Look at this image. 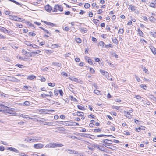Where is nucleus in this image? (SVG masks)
Segmentation results:
<instances>
[{
  "label": "nucleus",
  "instance_id": "obj_17",
  "mask_svg": "<svg viewBox=\"0 0 156 156\" xmlns=\"http://www.w3.org/2000/svg\"><path fill=\"white\" fill-rule=\"evenodd\" d=\"M43 22L46 24L48 25H49L53 27L55 25V24H53V23H51L50 22H48L45 21H44Z\"/></svg>",
  "mask_w": 156,
  "mask_h": 156
},
{
  "label": "nucleus",
  "instance_id": "obj_10",
  "mask_svg": "<svg viewBox=\"0 0 156 156\" xmlns=\"http://www.w3.org/2000/svg\"><path fill=\"white\" fill-rule=\"evenodd\" d=\"M103 142L106 144H112V141L108 139H104L103 140Z\"/></svg>",
  "mask_w": 156,
  "mask_h": 156
},
{
  "label": "nucleus",
  "instance_id": "obj_20",
  "mask_svg": "<svg viewBox=\"0 0 156 156\" xmlns=\"http://www.w3.org/2000/svg\"><path fill=\"white\" fill-rule=\"evenodd\" d=\"M94 93H95L96 94L98 95H100L101 94V91L98 90H94Z\"/></svg>",
  "mask_w": 156,
  "mask_h": 156
},
{
  "label": "nucleus",
  "instance_id": "obj_45",
  "mask_svg": "<svg viewBox=\"0 0 156 156\" xmlns=\"http://www.w3.org/2000/svg\"><path fill=\"white\" fill-rule=\"evenodd\" d=\"M140 41L141 43H142L143 44H144V42H145V43H147V42L146 41H145L144 39H140Z\"/></svg>",
  "mask_w": 156,
  "mask_h": 156
},
{
  "label": "nucleus",
  "instance_id": "obj_32",
  "mask_svg": "<svg viewBox=\"0 0 156 156\" xmlns=\"http://www.w3.org/2000/svg\"><path fill=\"white\" fill-rule=\"evenodd\" d=\"M149 20L150 21L153 22L156 20V19L153 16H151L149 18Z\"/></svg>",
  "mask_w": 156,
  "mask_h": 156
},
{
  "label": "nucleus",
  "instance_id": "obj_25",
  "mask_svg": "<svg viewBox=\"0 0 156 156\" xmlns=\"http://www.w3.org/2000/svg\"><path fill=\"white\" fill-rule=\"evenodd\" d=\"M52 64L55 66H58V67H60L62 66V64L60 63L53 62Z\"/></svg>",
  "mask_w": 156,
  "mask_h": 156
},
{
  "label": "nucleus",
  "instance_id": "obj_4",
  "mask_svg": "<svg viewBox=\"0 0 156 156\" xmlns=\"http://www.w3.org/2000/svg\"><path fill=\"white\" fill-rule=\"evenodd\" d=\"M41 52V51L39 50H37L36 51H33L32 52L30 53V55L31 57L34 56L37 54H39Z\"/></svg>",
  "mask_w": 156,
  "mask_h": 156
},
{
  "label": "nucleus",
  "instance_id": "obj_5",
  "mask_svg": "<svg viewBox=\"0 0 156 156\" xmlns=\"http://www.w3.org/2000/svg\"><path fill=\"white\" fill-rule=\"evenodd\" d=\"M4 102H3L2 104L0 103V107L3 108V109H5V110H6V111H9L11 109V108L10 107H9L7 106L4 105H3V103Z\"/></svg>",
  "mask_w": 156,
  "mask_h": 156
},
{
  "label": "nucleus",
  "instance_id": "obj_44",
  "mask_svg": "<svg viewBox=\"0 0 156 156\" xmlns=\"http://www.w3.org/2000/svg\"><path fill=\"white\" fill-rule=\"evenodd\" d=\"M129 8L132 11H134L135 9L134 7L132 5H130Z\"/></svg>",
  "mask_w": 156,
  "mask_h": 156
},
{
  "label": "nucleus",
  "instance_id": "obj_39",
  "mask_svg": "<svg viewBox=\"0 0 156 156\" xmlns=\"http://www.w3.org/2000/svg\"><path fill=\"white\" fill-rule=\"evenodd\" d=\"M63 146V145L61 144H57L55 143V147H62Z\"/></svg>",
  "mask_w": 156,
  "mask_h": 156
},
{
  "label": "nucleus",
  "instance_id": "obj_46",
  "mask_svg": "<svg viewBox=\"0 0 156 156\" xmlns=\"http://www.w3.org/2000/svg\"><path fill=\"white\" fill-rule=\"evenodd\" d=\"M53 46H54V48H57L58 47H60L61 46L60 44H54L53 45Z\"/></svg>",
  "mask_w": 156,
  "mask_h": 156
},
{
  "label": "nucleus",
  "instance_id": "obj_49",
  "mask_svg": "<svg viewBox=\"0 0 156 156\" xmlns=\"http://www.w3.org/2000/svg\"><path fill=\"white\" fill-rule=\"evenodd\" d=\"M51 111H54V110H45V109L44 111V113L47 114V113H48L49 112H51Z\"/></svg>",
  "mask_w": 156,
  "mask_h": 156
},
{
  "label": "nucleus",
  "instance_id": "obj_35",
  "mask_svg": "<svg viewBox=\"0 0 156 156\" xmlns=\"http://www.w3.org/2000/svg\"><path fill=\"white\" fill-rule=\"evenodd\" d=\"M23 104L24 105H25L27 106H29L30 105V102L27 101H25L24 103Z\"/></svg>",
  "mask_w": 156,
  "mask_h": 156
},
{
  "label": "nucleus",
  "instance_id": "obj_60",
  "mask_svg": "<svg viewBox=\"0 0 156 156\" xmlns=\"http://www.w3.org/2000/svg\"><path fill=\"white\" fill-rule=\"evenodd\" d=\"M135 77L136 78V79L137 81L138 82H139L140 81V79L136 75H135Z\"/></svg>",
  "mask_w": 156,
  "mask_h": 156
},
{
  "label": "nucleus",
  "instance_id": "obj_54",
  "mask_svg": "<svg viewBox=\"0 0 156 156\" xmlns=\"http://www.w3.org/2000/svg\"><path fill=\"white\" fill-rule=\"evenodd\" d=\"M16 66H17L19 67L20 68H22L23 67V65H21V64H17L16 65Z\"/></svg>",
  "mask_w": 156,
  "mask_h": 156
},
{
  "label": "nucleus",
  "instance_id": "obj_57",
  "mask_svg": "<svg viewBox=\"0 0 156 156\" xmlns=\"http://www.w3.org/2000/svg\"><path fill=\"white\" fill-rule=\"evenodd\" d=\"M88 117L89 118H94V119H95V116H94L93 115H92V114L89 115L88 116Z\"/></svg>",
  "mask_w": 156,
  "mask_h": 156
},
{
  "label": "nucleus",
  "instance_id": "obj_62",
  "mask_svg": "<svg viewBox=\"0 0 156 156\" xmlns=\"http://www.w3.org/2000/svg\"><path fill=\"white\" fill-rule=\"evenodd\" d=\"M140 87L144 89H146L145 87H146L147 86L145 85L141 84L140 85Z\"/></svg>",
  "mask_w": 156,
  "mask_h": 156
},
{
  "label": "nucleus",
  "instance_id": "obj_16",
  "mask_svg": "<svg viewBox=\"0 0 156 156\" xmlns=\"http://www.w3.org/2000/svg\"><path fill=\"white\" fill-rule=\"evenodd\" d=\"M98 149H99L100 150L104 152H106V151L107 150L106 148H105L102 147V146H100L99 145L98 146Z\"/></svg>",
  "mask_w": 156,
  "mask_h": 156
},
{
  "label": "nucleus",
  "instance_id": "obj_40",
  "mask_svg": "<svg viewBox=\"0 0 156 156\" xmlns=\"http://www.w3.org/2000/svg\"><path fill=\"white\" fill-rule=\"evenodd\" d=\"M112 41L113 43H114L115 44H117L118 43V40L115 37L114 39H112Z\"/></svg>",
  "mask_w": 156,
  "mask_h": 156
},
{
  "label": "nucleus",
  "instance_id": "obj_29",
  "mask_svg": "<svg viewBox=\"0 0 156 156\" xmlns=\"http://www.w3.org/2000/svg\"><path fill=\"white\" fill-rule=\"evenodd\" d=\"M25 44L28 46H31L32 45V44L30 43V42L28 41H26Z\"/></svg>",
  "mask_w": 156,
  "mask_h": 156
},
{
  "label": "nucleus",
  "instance_id": "obj_21",
  "mask_svg": "<svg viewBox=\"0 0 156 156\" xmlns=\"http://www.w3.org/2000/svg\"><path fill=\"white\" fill-rule=\"evenodd\" d=\"M36 77L34 76L33 75L28 76L27 77V79L29 80H31L34 79Z\"/></svg>",
  "mask_w": 156,
  "mask_h": 156
},
{
  "label": "nucleus",
  "instance_id": "obj_56",
  "mask_svg": "<svg viewBox=\"0 0 156 156\" xmlns=\"http://www.w3.org/2000/svg\"><path fill=\"white\" fill-rule=\"evenodd\" d=\"M151 34L154 37H156V33L154 31L151 32Z\"/></svg>",
  "mask_w": 156,
  "mask_h": 156
},
{
  "label": "nucleus",
  "instance_id": "obj_19",
  "mask_svg": "<svg viewBox=\"0 0 156 156\" xmlns=\"http://www.w3.org/2000/svg\"><path fill=\"white\" fill-rule=\"evenodd\" d=\"M90 144L91 146L93 147L96 148L97 149H98V147L99 146L96 143H91Z\"/></svg>",
  "mask_w": 156,
  "mask_h": 156
},
{
  "label": "nucleus",
  "instance_id": "obj_22",
  "mask_svg": "<svg viewBox=\"0 0 156 156\" xmlns=\"http://www.w3.org/2000/svg\"><path fill=\"white\" fill-rule=\"evenodd\" d=\"M138 32L140 36H141L142 37H144L143 35H144V34L142 31L140 30V29H138Z\"/></svg>",
  "mask_w": 156,
  "mask_h": 156
},
{
  "label": "nucleus",
  "instance_id": "obj_42",
  "mask_svg": "<svg viewBox=\"0 0 156 156\" xmlns=\"http://www.w3.org/2000/svg\"><path fill=\"white\" fill-rule=\"evenodd\" d=\"M62 75L64 76H65V77H67L68 76V74L66 73L65 72H62Z\"/></svg>",
  "mask_w": 156,
  "mask_h": 156
},
{
  "label": "nucleus",
  "instance_id": "obj_8",
  "mask_svg": "<svg viewBox=\"0 0 156 156\" xmlns=\"http://www.w3.org/2000/svg\"><path fill=\"white\" fill-rule=\"evenodd\" d=\"M7 150L11 151L16 153H18L19 152V151L18 150L14 148H13L11 147H8L7 148Z\"/></svg>",
  "mask_w": 156,
  "mask_h": 156
},
{
  "label": "nucleus",
  "instance_id": "obj_34",
  "mask_svg": "<svg viewBox=\"0 0 156 156\" xmlns=\"http://www.w3.org/2000/svg\"><path fill=\"white\" fill-rule=\"evenodd\" d=\"M124 32V30L123 29H120L119 31H118V33L120 34H122Z\"/></svg>",
  "mask_w": 156,
  "mask_h": 156
},
{
  "label": "nucleus",
  "instance_id": "obj_26",
  "mask_svg": "<svg viewBox=\"0 0 156 156\" xmlns=\"http://www.w3.org/2000/svg\"><path fill=\"white\" fill-rule=\"evenodd\" d=\"M77 113V115L78 116H83L84 113L83 112L78 111Z\"/></svg>",
  "mask_w": 156,
  "mask_h": 156
},
{
  "label": "nucleus",
  "instance_id": "obj_24",
  "mask_svg": "<svg viewBox=\"0 0 156 156\" xmlns=\"http://www.w3.org/2000/svg\"><path fill=\"white\" fill-rule=\"evenodd\" d=\"M80 31L81 32L86 33L87 32V30L86 28L82 29L80 28H79Z\"/></svg>",
  "mask_w": 156,
  "mask_h": 156
},
{
  "label": "nucleus",
  "instance_id": "obj_52",
  "mask_svg": "<svg viewBox=\"0 0 156 156\" xmlns=\"http://www.w3.org/2000/svg\"><path fill=\"white\" fill-rule=\"evenodd\" d=\"M134 97L136 98L137 99H141V97L139 95H135Z\"/></svg>",
  "mask_w": 156,
  "mask_h": 156
},
{
  "label": "nucleus",
  "instance_id": "obj_12",
  "mask_svg": "<svg viewBox=\"0 0 156 156\" xmlns=\"http://www.w3.org/2000/svg\"><path fill=\"white\" fill-rule=\"evenodd\" d=\"M90 136L91 137H90V136H88V138H91V139H93L94 138H96L97 137H101V136H107L106 135H105L101 134V135H97V136H94V135H91Z\"/></svg>",
  "mask_w": 156,
  "mask_h": 156
},
{
  "label": "nucleus",
  "instance_id": "obj_53",
  "mask_svg": "<svg viewBox=\"0 0 156 156\" xmlns=\"http://www.w3.org/2000/svg\"><path fill=\"white\" fill-rule=\"evenodd\" d=\"M70 98L72 100L74 101H77V100L74 98L73 97V96H70Z\"/></svg>",
  "mask_w": 156,
  "mask_h": 156
},
{
  "label": "nucleus",
  "instance_id": "obj_7",
  "mask_svg": "<svg viewBox=\"0 0 156 156\" xmlns=\"http://www.w3.org/2000/svg\"><path fill=\"white\" fill-rule=\"evenodd\" d=\"M45 9L48 12H50L52 10V7L48 4L45 7Z\"/></svg>",
  "mask_w": 156,
  "mask_h": 156
},
{
  "label": "nucleus",
  "instance_id": "obj_55",
  "mask_svg": "<svg viewBox=\"0 0 156 156\" xmlns=\"http://www.w3.org/2000/svg\"><path fill=\"white\" fill-rule=\"evenodd\" d=\"M90 71L92 73H94V70L91 68H90Z\"/></svg>",
  "mask_w": 156,
  "mask_h": 156
},
{
  "label": "nucleus",
  "instance_id": "obj_43",
  "mask_svg": "<svg viewBox=\"0 0 156 156\" xmlns=\"http://www.w3.org/2000/svg\"><path fill=\"white\" fill-rule=\"evenodd\" d=\"M29 35L32 36H34L36 35L35 33L33 32H30L29 33Z\"/></svg>",
  "mask_w": 156,
  "mask_h": 156
},
{
  "label": "nucleus",
  "instance_id": "obj_31",
  "mask_svg": "<svg viewBox=\"0 0 156 156\" xmlns=\"http://www.w3.org/2000/svg\"><path fill=\"white\" fill-rule=\"evenodd\" d=\"M90 6V5L88 3H86L84 5V7L86 9L89 8Z\"/></svg>",
  "mask_w": 156,
  "mask_h": 156
},
{
  "label": "nucleus",
  "instance_id": "obj_18",
  "mask_svg": "<svg viewBox=\"0 0 156 156\" xmlns=\"http://www.w3.org/2000/svg\"><path fill=\"white\" fill-rule=\"evenodd\" d=\"M0 30H1L2 32L5 33L6 32L5 31H6L7 32V33H9V31L8 30H7L5 28L2 27H0Z\"/></svg>",
  "mask_w": 156,
  "mask_h": 156
},
{
  "label": "nucleus",
  "instance_id": "obj_51",
  "mask_svg": "<svg viewBox=\"0 0 156 156\" xmlns=\"http://www.w3.org/2000/svg\"><path fill=\"white\" fill-rule=\"evenodd\" d=\"M20 116L23 118L27 119V118H28V115H24L23 114H21L20 115Z\"/></svg>",
  "mask_w": 156,
  "mask_h": 156
},
{
  "label": "nucleus",
  "instance_id": "obj_50",
  "mask_svg": "<svg viewBox=\"0 0 156 156\" xmlns=\"http://www.w3.org/2000/svg\"><path fill=\"white\" fill-rule=\"evenodd\" d=\"M76 41L78 43H80L81 42V40L80 38H78L76 39Z\"/></svg>",
  "mask_w": 156,
  "mask_h": 156
},
{
  "label": "nucleus",
  "instance_id": "obj_3",
  "mask_svg": "<svg viewBox=\"0 0 156 156\" xmlns=\"http://www.w3.org/2000/svg\"><path fill=\"white\" fill-rule=\"evenodd\" d=\"M44 146V145L41 143L34 144V148L36 149H41Z\"/></svg>",
  "mask_w": 156,
  "mask_h": 156
},
{
  "label": "nucleus",
  "instance_id": "obj_2",
  "mask_svg": "<svg viewBox=\"0 0 156 156\" xmlns=\"http://www.w3.org/2000/svg\"><path fill=\"white\" fill-rule=\"evenodd\" d=\"M10 19L12 20L17 21H21L22 19L15 16H12Z\"/></svg>",
  "mask_w": 156,
  "mask_h": 156
},
{
  "label": "nucleus",
  "instance_id": "obj_59",
  "mask_svg": "<svg viewBox=\"0 0 156 156\" xmlns=\"http://www.w3.org/2000/svg\"><path fill=\"white\" fill-rule=\"evenodd\" d=\"M59 93L60 95L61 96H62L63 95V91L62 90H58V93Z\"/></svg>",
  "mask_w": 156,
  "mask_h": 156
},
{
  "label": "nucleus",
  "instance_id": "obj_48",
  "mask_svg": "<svg viewBox=\"0 0 156 156\" xmlns=\"http://www.w3.org/2000/svg\"><path fill=\"white\" fill-rule=\"evenodd\" d=\"M44 124L50 126L52 125L53 124V123L52 122H45V123Z\"/></svg>",
  "mask_w": 156,
  "mask_h": 156
},
{
  "label": "nucleus",
  "instance_id": "obj_36",
  "mask_svg": "<svg viewBox=\"0 0 156 156\" xmlns=\"http://www.w3.org/2000/svg\"><path fill=\"white\" fill-rule=\"evenodd\" d=\"M77 107H78V108L79 109H80L81 110H84V107H82V106H81L80 105H77Z\"/></svg>",
  "mask_w": 156,
  "mask_h": 156
},
{
  "label": "nucleus",
  "instance_id": "obj_11",
  "mask_svg": "<svg viewBox=\"0 0 156 156\" xmlns=\"http://www.w3.org/2000/svg\"><path fill=\"white\" fill-rule=\"evenodd\" d=\"M68 152L71 154H78L77 151L73 150H68Z\"/></svg>",
  "mask_w": 156,
  "mask_h": 156
},
{
  "label": "nucleus",
  "instance_id": "obj_14",
  "mask_svg": "<svg viewBox=\"0 0 156 156\" xmlns=\"http://www.w3.org/2000/svg\"><path fill=\"white\" fill-rule=\"evenodd\" d=\"M124 112L126 117L129 119H130L132 117L131 115L129 113H128L127 111H124Z\"/></svg>",
  "mask_w": 156,
  "mask_h": 156
},
{
  "label": "nucleus",
  "instance_id": "obj_63",
  "mask_svg": "<svg viewBox=\"0 0 156 156\" xmlns=\"http://www.w3.org/2000/svg\"><path fill=\"white\" fill-rule=\"evenodd\" d=\"M71 55V53L70 52H69L68 53L66 54L65 55V57H68L70 55Z\"/></svg>",
  "mask_w": 156,
  "mask_h": 156
},
{
  "label": "nucleus",
  "instance_id": "obj_13",
  "mask_svg": "<svg viewBox=\"0 0 156 156\" xmlns=\"http://www.w3.org/2000/svg\"><path fill=\"white\" fill-rule=\"evenodd\" d=\"M41 139L40 138H39L38 139H29L28 140V142H37Z\"/></svg>",
  "mask_w": 156,
  "mask_h": 156
},
{
  "label": "nucleus",
  "instance_id": "obj_27",
  "mask_svg": "<svg viewBox=\"0 0 156 156\" xmlns=\"http://www.w3.org/2000/svg\"><path fill=\"white\" fill-rule=\"evenodd\" d=\"M22 53L24 55H25L26 54H29L30 55V53L29 52H28L26 51H25V50L24 49H23L22 50Z\"/></svg>",
  "mask_w": 156,
  "mask_h": 156
},
{
  "label": "nucleus",
  "instance_id": "obj_58",
  "mask_svg": "<svg viewBox=\"0 0 156 156\" xmlns=\"http://www.w3.org/2000/svg\"><path fill=\"white\" fill-rule=\"evenodd\" d=\"M48 84L50 86H54L55 85V83H48Z\"/></svg>",
  "mask_w": 156,
  "mask_h": 156
},
{
  "label": "nucleus",
  "instance_id": "obj_6",
  "mask_svg": "<svg viewBox=\"0 0 156 156\" xmlns=\"http://www.w3.org/2000/svg\"><path fill=\"white\" fill-rule=\"evenodd\" d=\"M55 143H49L46 146V147L48 148H55Z\"/></svg>",
  "mask_w": 156,
  "mask_h": 156
},
{
  "label": "nucleus",
  "instance_id": "obj_15",
  "mask_svg": "<svg viewBox=\"0 0 156 156\" xmlns=\"http://www.w3.org/2000/svg\"><path fill=\"white\" fill-rule=\"evenodd\" d=\"M100 72L103 75H105V76H106L108 75V73L104 70H100Z\"/></svg>",
  "mask_w": 156,
  "mask_h": 156
},
{
  "label": "nucleus",
  "instance_id": "obj_30",
  "mask_svg": "<svg viewBox=\"0 0 156 156\" xmlns=\"http://www.w3.org/2000/svg\"><path fill=\"white\" fill-rule=\"evenodd\" d=\"M79 135L83 137H85L86 138H88V136H89V135H88V136H87V134H84L83 133H80L79 134Z\"/></svg>",
  "mask_w": 156,
  "mask_h": 156
},
{
  "label": "nucleus",
  "instance_id": "obj_61",
  "mask_svg": "<svg viewBox=\"0 0 156 156\" xmlns=\"http://www.w3.org/2000/svg\"><path fill=\"white\" fill-rule=\"evenodd\" d=\"M98 21H99V20L97 19H94L93 20V22L95 24L97 23Z\"/></svg>",
  "mask_w": 156,
  "mask_h": 156
},
{
  "label": "nucleus",
  "instance_id": "obj_47",
  "mask_svg": "<svg viewBox=\"0 0 156 156\" xmlns=\"http://www.w3.org/2000/svg\"><path fill=\"white\" fill-rule=\"evenodd\" d=\"M101 131V129L99 128H98L97 129H94V132H100Z\"/></svg>",
  "mask_w": 156,
  "mask_h": 156
},
{
  "label": "nucleus",
  "instance_id": "obj_38",
  "mask_svg": "<svg viewBox=\"0 0 156 156\" xmlns=\"http://www.w3.org/2000/svg\"><path fill=\"white\" fill-rule=\"evenodd\" d=\"M12 81L16 82H20V80L14 77L12 78Z\"/></svg>",
  "mask_w": 156,
  "mask_h": 156
},
{
  "label": "nucleus",
  "instance_id": "obj_28",
  "mask_svg": "<svg viewBox=\"0 0 156 156\" xmlns=\"http://www.w3.org/2000/svg\"><path fill=\"white\" fill-rule=\"evenodd\" d=\"M9 0L12 2H13L14 3H15L18 5L21 6V5L18 2L16 1L15 0Z\"/></svg>",
  "mask_w": 156,
  "mask_h": 156
},
{
  "label": "nucleus",
  "instance_id": "obj_33",
  "mask_svg": "<svg viewBox=\"0 0 156 156\" xmlns=\"http://www.w3.org/2000/svg\"><path fill=\"white\" fill-rule=\"evenodd\" d=\"M151 51L152 53L155 54L156 53V49L154 47H152L151 48Z\"/></svg>",
  "mask_w": 156,
  "mask_h": 156
},
{
  "label": "nucleus",
  "instance_id": "obj_64",
  "mask_svg": "<svg viewBox=\"0 0 156 156\" xmlns=\"http://www.w3.org/2000/svg\"><path fill=\"white\" fill-rule=\"evenodd\" d=\"M87 62L89 64H93L92 61L91 60V59H89L88 60Z\"/></svg>",
  "mask_w": 156,
  "mask_h": 156
},
{
  "label": "nucleus",
  "instance_id": "obj_1",
  "mask_svg": "<svg viewBox=\"0 0 156 156\" xmlns=\"http://www.w3.org/2000/svg\"><path fill=\"white\" fill-rule=\"evenodd\" d=\"M58 10L61 12L63 11L62 6L58 4L55 5L54 7L53 11L54 12H56Z\"/></svg>",
  "mask_w": 156,
  "mask_h": 156
},
{
  "label": "nucleus",
  "instance_id": "obj_23",
  "mask_svg": "<svg viewBox=\"0 0 156 156\" xmlns=\"http://www.w3.org/2000/svg\"><path fill=\"white\" fill-rule=\"evenodd\" d=\"M39 28H41V29H42V30H43L44 31V32H46L47 33H48V34H50V35H51V33H50V32H49L47 30L43 28V27H40Z\"/></svg>",
  "mask_w": 156,
  "mask_h": 156
},
{
  "label": "nucleus",
  "instance_id": "obj_41",
  "mask_svg": "<svg viewBox=\"0 0 156 156\" xmlns=\"http://www.w3.org/2000/svg\"><path fill=\"white\" fill-rule=\"evenodd\" d=\"M110 144H106L104 143V144L103 145V146H105V147H106L107 148H109L110 149H112V148L109 147V146H110Z\"/></svg>",
  "mask_w": 156,
  "mask_h": 156
},
{
  "label": "nucleus",
  "instance_id": "obj_9",
  "mask_svg": "<svg viewBox=\"0 0 156 156\" xmlns=\"http://www.w3.org/2000/svg\"><path fill=\"white\" fill-rule=\"evenodd\" d=\"M62 124L63 125H65L66 126H75V125H73L72 124V122L68 121H65V122H62Z\"/></svg>",
  "mask_w": 156,
  "mask_h": 156
},
{
  "label": "nucleus",
  "instance_id": "obj_37",
  "mask_svg": "<svg viewBox=\"0 0 156 156\" xmlns=\"http://www.w3.org/2000/svg\"><path fill=\"white\" fill-rule=\"evenodd\" d=\"M105 43L103 41H101L99 42V45L102 47L104 46Z\"/></svg>",
  "mask_w": 156,
  "mask_h": 156
}]
</instances>
